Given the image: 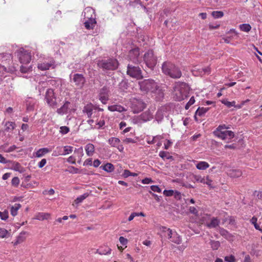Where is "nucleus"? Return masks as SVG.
Wrapping results in <instances>:
<instances>
[{"mask_svg": "<svg viewBox=\"0 0 262 262\" xmlns=\"http://www.w3.org/2000/svg\"><path fill=\"white\" fill-rule=\"evenodd\" d=\"M162 70L164 74L174 79L179 78L182 76V72L180 69L169 61H165L163 63Z\"/></svg>", "mask_w": 262, "mask_h": 262, "instance_id": "nucleus-2", "label": "nucleus"}, {"mask_svg": "<svg viewBox=\"0 0 262 262\" xmlns=\"http://www.w3.org/2000/svg\"><path fill=\"white\" fill-rule=\"evenodd\" d=\"M227 34H233V35H230L225 37L223 38V40H224V42L229 43L230 42V40L234 38V37L237 38L238 37V33L235 31V29H232L230 31L227 32Z\"/></svg>", "mask_w": 262, "mask_h": 262, "instance_id": "nucleus-19", "label": "nucleus"}, {"mask_svg": "<svg viewBox=\"0 0 262 262\" xmlns=\"http://www.w3.org/2000/svg\"><path fill=\"white\" fill-rule=\"evenodd\" d=\"M195 102V99L194 97H191L189 101L187 103V104L185 105V108L186 110H188L190 106L194 104Z\"/></svg>", "mask_w": 262, "mask_h": 262, "instance_id": "nucleus-47", "label": "nucleus"}, {"mask_svg": "<svg viewBox=\"0 0 262 262\" xmlns=\"http://www.w3.org/2000/svg\"><path fill=\"white\" fill-rule=\"evenodd\" d=\"M161 138L160 136H157L154 137L152 138V139L151 141H150V140L147 141V143L148 144L155 143L156 142V138Z\"/></svg>", "mask_w": 262, "mask_h": 262, "instance_id": "nucleus-62", "label": "nucleus"}, {"mask_svg": "<svg viewBox=\"0 0 262 262\" xmlns=\"http://www.w3.org/2000/svg\"><path fill=\"white\" fill-rule=\"evenodd\" d=\"M239 28L242 31L248 32L250 31L251 27L249 24H243L239 26Z\"/></svg>", "mask_w": 262, "mask_h": 262, "instance_id": "nucleus-40", "label": "nucleus"}, {"mask_svg": "<svg viewBox=\"0 0 262 262\" xmlns=\"http://www.w3.org/2000/svg\"><path fill=\"white\" fill-rule=\"evenodd\" d=\"M229 128V126H227L224 124L220 125L216 128L213 133L215 136L222 140H230L234 137V134L233 132L228 130L225 132H222L221 130L222 129Z\"/></svg>", "mask_w": 262, "mask_h": 262, "instance_id": "nucleus-5", "label": "nucleus"}, {"mask_svg": "<svg viewBox=\"0 0 262 262\" xmlns=\"http://www.w3.org/2000/svg\"><path fill=\"white\" fill-rule=\"evenodd\" d=\"M66 171H68L71 173H80L81 171L79 168L75 167L73 166H68V168L66 169Z\"/></svg>", "mask_w": 262, "mask_h": 262, "instance_id": "nucleus-37", "label": "nucleus"}, {"mask_svg": "<svg viewBox=\"0 0 262 262\" xmlns=\"http://www.w3.org/2000/svg\"><path fill=\"white\" fill-rule=\"evenodd\" d=\"M99 168L107 172H112L114 170V165H101Z\"/></svg>", "mask_w": 262, "mask_h": 262, "instance_id": "nucleus-33", "label": "nucleus"}, {"mask_svg": "<svg viewBox=\"0 0 262 262\" xmlns=\"http://www.w3.org/2000/svg\"><path fill=\"white\" fill-rule=\"evenodd\" d=\"M8 234V231L3 228H0V237L5 238L7 237Z\"/></svg>", "mask_w": 262, "mask_h": 262, "instance_id": "nucleus-45", "label": "nucleus"}, {"mask_svg": "<svg viewBox=\"0 0 262 262\" xmlns=\"http://www.w3.org/2000/svg\"><path fill=\"white\" fill-rule=\"evenodd\" d=\"M189 210L190 213H191L193 214H195V215H196L198 212L197 209L194 207H190Z\"/></svg>", "mask_w": 262, "mask_h": 262, "instance_id": "nucleus-60", "label": "nucleus"}, {"mask_svg": "<svg viewBox=\"0 0 262 262\" xmlns=\"http://www.w3.org/2000/svg\"><path fill=\"white\" fill-rule=\"evenodd\" d=\"M142 183L144 184H148L153 182L151 178H146L141 181Z\"/></svg>", "mask_w": 262, "mask_h": 262, "instance_id": "nucleus-54", "label": "nucleus"}, {"mask_svg": "<svg viewBox=\"0 0 262 262\" xmlns=\"http://www.w3.org/2000/svg\"><path fill=\"white\" fill-rule=\"evenodd\" d=\"M31 67H26V66H21L20 67V71H21V73H27L28 72L31 71Z\"/></svg>", "mask_w": 262, "mask_h": 262, "instance_id": "nucleus-49", "label": "nucleus"}, {"mask_svg": "<svg viewBox=\"0 0 262 262\" xmlns=\"http://www.w3.org/2000/svg\"><path fill=\"white\" fill-rule=\"evenodd\" d=\"M159 156L164 160L169 159L172 158V157L169 155L168 152L164 151H160L159 153Z\"/></svg>", "mask_w": 262, "mask_h": 262, "instance_id": "nucleus-43", "label": "nucleus"}, {"mask_svg": "<svg viewBox=\"0 0 262 262\" xmlns=\"http://www.w3.org/2000/svg\"><path fill=\"white\" fill-rule=\"evenodd\" d=\"M172 142L169 140L166 141V143H164V148L165 149H168L169 147L172 145Z\"/></svg>", "mask_w": 262, "mask_h": 262, "instance_id": "nucleus-61", "label": "nucleus"}, {"mask_svg": "<svg viewBox=\"0 0 262 262\" xmlns=\"http://www.w3.org/2000/svg\"><path fill=\"white\" fill-rule=\"evenodd\" d=\"M119 65L118 61L117 59L110 58L106 60H102L98 62V66L106 70H115Z\"/></svg>", "mask_w": 262, "mask_h": 262, "instance_id": "nucleus-6", "label": "nucleus"}, {"mask_svg": "<svg viewBox=\"0 0 262 262\" xmlns=\"http://www.w3.org/2000/svg\"><path fill=\"white\" fill-rule=\"evenodd\" d=\"M209 110V107H199L195 112V119H196V116H202Z\"/></svg>", "mask_w": 262, "mask_h": 262, "instance_id": "nucleus-31", "label": "nucleus"}, {"mask_svg": "<svg viewBox=\"0 0 262 262\" xmlns=\"http://www.w3.org/2000/svg\"><path fill=\"white\" fill-rule=\"evenodd\" d=\"M119 242L122 245H125L127 243V239L123 236H120L119 237Z\"/></svg>", "mask_w": 262, "mask_h": 262, "instance_id": "nucleus-58", "label": "nucleus"}, {"mask_svg": "<svg viewBox=\"0 0 262 262\" xmlns=\"http://www.w3.org/2000/svg\"><path fill=\"white\" fill-rule=\"evenodd\" d=\"M221 102L223 104H225L227 107L228 108H230L232 106H234L235 107H236L237 108H240L242 107L243 105L244 104V103H243L242 104L236 105H235V102L234 101H233L232 102L228 101L227 99H223L221 100Z\"/></svg>", "mask_w": 262, "mask_h": 262, "instance_id": "nucleus-24", "label": "nucleus"}, {"mask_svg": "<svg viewBox=\"0 0 262 262\" xmlns=\"http://www.w3.org/2000/svg\"><path fill=\"white\" fill-rule=\"evenodd\" d=\"M21 206L20 204H15L11 207L10 213L13 216H15L17 214V211L21 208Z\"/></svg>", "mask_w": 262, "mask_h": 262, "instance_id": "nucleus-30", "label": "nucleus"}, {"mask_svg": "<svg viewBox=\"0 0 262 262\" xmlns=\"http://www.w3.org/2000/svg\"><path fill=\"white\" fill-rule=\"evenodd\" d=\"M141 119L144 121H146L149 120L151 117L149 115V114L147 113H144L141 115Z\"/></svg>", "mask_w": 262, "mask_h": 262, "instance_id": "nucleus-50", "label": "nucleus"}, {"mask_svg": "<svg viewBox=\"0 0 262 262\" xmlns=\"http://www.w3.org/2000/svg\"><path fill=\"white\" fill-rule=\"evenodd\" d=\"M51 151V149L48 148H42L38 149L35 153V156L36 157H41Z\"/></svg>", "mask_w": 262, "mask_h": 262, "instance_id": "nucleus-26", "label": "nucleus"}, {"mask_svg": "<svg viewBox=\"0 0 262 262\" xmlns=\"http://www.w3.org/2000/svg\"><path fill=\"white\" fill-rule=\"evenodd\" d=\"M108 110L111 112L117 111L120 113L126 111V109H125L123 106L118 104L108 106Z\"/></svg>", "mask_w": 262, "mask_h": 262, "instance_id": "nucleus-22", "label": "nucleus"}, {"mask_svg": "<svg viewBox=\"0 0 262 262\" xmlns=\"http://www.w3.org/2000/svg\"><path fill=\"white\" fill-rule=\"evenodd\" d=\"M19 180L17 177H14L12 180V184L13 185L17 186L19 184Z\"/></svg>", "mask_w": 262, "mask_h": 262, "instance_id": "nucleus-57", "label": "nucleus"}, {"mask_svg": "<svg viewBox=\"0 0 262 262\" xmlns=\"http://www.w3.org/2000/svg\"><path fill=\"white\" fill-rule=\"evenodd\" d=\"M132 174V172H130L129 170H125L124 171V172L123 173V176L124 177V178H127L130 176H131Z\"/></svg>", "mask_w": 262, "mask_h": 262, "instance_id": "nucleus-63", "label": "nucleus"}, {"mask_svg": "<svg viewBox=\"0 0 262 262\" xmlns=\"http://www.w3.org/2000/svg\"><path fill=\"white\" fill-rule=\"evenodd\" d=\"M127 74L138 79H141L143 77L140 68L130 64H128L127 66Z\"/></svg>", "mask_w": 262, "mask_h": 262, "instance_id": "nucleus-10", "label": "nucleus"}, {"mask_svg": "<svg viewBox=\"0 0 262 262\" xmlns=\"http://www.w3.org/2000/svg\"><path fill=\"white\" fill-rule=\"evenodd\" d=\"M219 232L222 236L228 240H230L233 237V236L227 230L223 228H220Z\"/></svg>", "mask_w": 262, "mask_h": 262, "instance_id": "nucleus-29", "label": "nucleus"}, {"mask_svg": "<svg viewBox=\"0 0 262 262\" xmlns=\"http://www.w3.org/2000/svg\"><path fill=\"white\" fill-rule=\"evenodd\" d=\"M5 130L7 132H12L16 127V124L14 122L6 121L4 123Z\"/></svg>", "mask_w": 262, "mask_h": 262, "instance_id": "nucleus-23", "label": "nucleus"}, {"mask_svg": "<svg viewBox=\"0 0 262 262\" xmlns=\"http://www.w3.org/2000/svg\"><path fill=\"white\" fill-rule=\"evenodd\" d=\"M209 166V165H196V168L200 170H205Z\"/></svg>", "mask_w": 262, "mask_h": 262, "instance_id": "nucleus-59", "label": "nucleus"}, {"mask_svg": "<svg viewBox=\"0 0 262 262\" xmlns=\"http://www.w3.org/2000/svg\"><path fill=\"white\" fill-rule=\"evenodd\" d=\"M160 230L162 235L169 239L172 242L177 244L181 243V238L176 231H173L171 229L164 226L162 227Z\"/></svg>", "mask_w": 262, "mask_h": 262, "instance_id": "nucleus-4", "label": "nucleus"}, {"mask_svg": "<svg viewBox=\"0 0 262 262\" xmlns=\"http://www.w3.org/2000/svg\"><path fill=\"white\" fill-rule=\"evenodd\" d=\"M163 194L166 196H171L174 194V190H165Z\"/></svg>", "mask_w": 262, "mask_h": 262, "instance_id": "nucleus-52", "label": "nucleus"}, {"mask_svg": "<svg viewBox=\"0 0 262 262\" xmlns=\"http://www.w3.org/2000/svg\"><path fill=\"white\" fill-rule=\"evenodd\" d=\"M63 151H61V155H67L73 151V147L71 146H65L63 147Z\"/></svg>", "mask_w": 262, "mask_h": 262, "instance_id": "nucleus-39", "label": "nucleus"}, {"mask_svg": "<svg viewBox=\"0 0 262 262\" xmlns=\"http://www.w3.org/2000/svg\"><path fill=\"white\" fill-rule=\"evenodd\" d=\"M8 212L5 210L3 212L0 211V218L4 221H6L8 218Z\"/></svg>", "mask_w": 262, "mask_h": 262, "instance_id": "nucleus-46", "label": "nucleus"}, {"mask_svg": "<svg viewBox=\"0 0 262 262\" xmlns=\"http://www.w3.org/2000/svg\"><path fill=\"white\" fill-rule=\"evenodd\" d=\"M45 99L50 107L54 108L57 107V99L53 89H49L47 90L46 93Z\"/></svg>", "mask_w": 262, "mask_h": 262, "instance_id": "nucleus-9", "label": "nucleus"}, {"mask_svg": "<svg viewBox=\"0 0 262 262\" xmlns=\"http://www.w3.org/2000/svg\"><path fill=\"white\" fill-rule=\"evenodd\" d=\"M89 194L87 193H84L82 195L77 198L76 200H75L74 203L75 204L78 205V204L81 203L84 199H85Z\"/></svg>", "mask_w": 262, "mask_h": 262, "instance_id": "nucleus-35", "label": "nucleus"}, {"mask_svg": "<svg viewBox=\"0 0 262 262\" xmlns=\"http://www.w3.org/2000/svg\"><path fill=\"white\" fill-rule=\"evenodd\" d=\"M120 140L119 138L112 137L109 139L108 143L112 146L117 147L121 152L123 151L124 147L120 145Z\"/></svg>", "mask_w": 262, "mask_h": 262, "instance_id": "nucleus-14", "label": "nucleus"}, {"mask_svg": "<svg viewBox=\"0 0 262 262\" xmlns=\"http://www.w3.org/2000/svg\"><path fill=\"white\" fill-rule=\"evenodd\" d=\"M212 15L215 18H219L223 17L224 15V13L222 11H213L212 12Z\"/></svg>", "mask_w": 262, "mask_h": 262, "instance_id": "nucleus-44", "label": "nucleus"}, {"mask_svg": "<svg viewBox=\"0 0 262 262\" xmlns=\"http://www.w3.org/2000/svg\"><path fill=\"white\" fill-rule=\"evenodd\" d=\"M54 61L51 60L49 62H43L38 64V68L42 71L49 70L51 67L54 68Z\"/></svg>", "mask_w": 262, "mask_h": 262, "instance_id": "nucleus-16", "label": "nucleus"}, {"mask_svg": "<svg viewBox=\"0 0 262 262\" xmlns=\"http://www.w3.org/2000/svg\"><path fill=\"white\" fill-rule=\"evenodd\" d=\"M227 174L232 178H239L242 175V172L237 169H229L227 170Z\"/></svg>", "mask_w": 262, "mask_h": 262, "instance_id": "nucleus-20", "label": "nucleus"}, {"mask_svg": "<svg viewBox=\"0 0 262 262\" xmlns=\"http://www.w3.org/2000/svg\"><path fill=\"white\" fill-rule=\"evenodd\" d=\"M220 223V220L216 217H212L209 222H206L205 225L209 228H214L217 227Z\"/></svg>", "mask_w": 262, "mask_h": 262, "instance_id": "nucleus-21", "label": "nucleus"}, {"mask_svg": "<svg viewBox=\"0 0 262 262\" xmlns=\"http://www.w3.org/2000/svg\"><path fill=\"white\" fill-rule=\"evenodd\" d=\"M143 60L148 68L153 69L157 64V58L152 50H148L144 54Z\"/></svg>", "mask_w": 262, "mask_h": 262, "instance_id": "nucleus-7", "label": "nucleus"}, {"mask_svg": "<svg viewBox=\"0 0 262 262\" xmlns=\"http://www.w3.org/2000/svg\"><path fill=\"white\" fill-rule=\"evenodd\" d=\"M190 87L185 82H177L173 88V98L177 101H182L187 98Z\"/></svg>", "mask_w": 262, "mask_h": 262, "instance_id": "nucleus-1", "label": "nucleus"}, {"mask_svg": "<svg viewBox=\"0 0 262 262\" xmlns=\"http://www.w3.org/2000/svg\"><path fill=\"white\" fill-rule=\"evenodd\" d=\"M225 260L227 262H236V259L234 255H230L225 257Z\"/></svg>", "mask_w": 262, "mask_h": 262, "instance_id": "nucleus-48", "label": "nucleus"}, {"mask_svg": "<svg viewBox=\"0 0 262 262\" xmlns=\"http://www.w3.org/2000/svg\"><path fill=\"white\" fill-rule=\"evenodd\" d=\"M13 70L7 68L4 65L0 64V76H2L6 72H9L13 71Z\"/></svg>", "mask_w": 262, "mask_h": 262, "instance_id": "nucleus-41", "label": "nucleus"}, {"mask_svg": "<svg viewBox=\"0 0 262 262\" xmlns=\"http://www.w3.org/2000/svg\"><path fill=\"white\" fill-rule=\"evenodd\" d=\"M200 76H203L205 74H209L210 73V69L209 67L204 68L197 69Z\"/></svg>", "mask_w": 262, "mask_h": 262, "instance_id": "nucleus-34", "label": "nucleus"}, {"mask_svg": "<svg viewBox=\"0 0 262 262\" xmlns=\"http://www.w3.org/2000/svg\"><path fill=\"white\" fill-rule=\"evenodd\" d=\"M70 104V102L66 101L61 107L57 110V113L60 115L67 113Z\"/></svg>", "mask_w": 262, "mask_h": 262, "instance_id": "nucleus-25", "label": "nucleus"}, {"mask_svg": "<svg viewBox=\"0 0 262 262\" xmlns=\"http://www.w3.org/2000/svg\"><path fill=\"white\" fill-rule=\"evenodd\" d=\"M97 108V107L94 105L92 103H90L84 106L82 112L85 113L88 118H91L93 114V111Z\"/></svg>", "mask_w": 262, "mask_h": 262, "instance_id": "nucleus-17", "label": "nucleus"}, {"mask_svg": "<svg viewBox=\"0 0 262 262\" xmlns=\"http://www.w3.org/2000/svg\"><path fill=\"white\" fill-rule=\"evenodd\" d=\"M100 255H107L111 254L112 250L108 246H104L100 247Z\"/></svg>", "mask_w": 262, "mask_h": 262, "instance_id": "nucleus-32", "label": "nucleus"}, {"mask_svg": "<svg viewBox=\"0 0 262 262\" xmlns=\"http://www.w3.org/2000/svg\"><path fill=\"white\" fill-rule=\"evenodd\" d=\"M39 185V182L36 181H31L29 183H28L26 185V188H33L35 187H37Z\"/></svg>", "mask_w": 262, "mask_h": 262, "instance_id": "nucleus-42", "label": "nucleus"}, {"mask_svg": "<svg viewBox=\"0 0 262 262\" xmlns=\"http://www.w3.org/2000/svg\"><path fill=\"white\" fill-rule=\"evenodd\" d=\"M69 132V127L67 126H61L60 128V132L62 133V134H67Z\"/></svg>", "mask_w": 262, "mask_h": 262, "instance_id": "nucleus-53", "label": "nucleus"}, {"mask_svg": "<svg viewBox=\"0 0 262 262\" xmlns=\"http://www.w3.org/2000/svg\"><path fill=\"white\" fill-rule=\"evenodd\" d=\"M150 189L154 192H161V189L157 185H152L150 186Z\"/></svg>", "mask_w": 262, "mask_h": 262, "instance_id": "nucleus-56", "label": "nucleus"}, {"mask_svg": "<svg viewBox=\"0 0 262 262\" xmlns=\"http://www.w3.org/2000/svg\"><path fill=\"white\" fill-rule=\"evenodd\" d=\"M210 244L211 246V248L213 250H217L220 247V243L219 241L211 240L210 242Z\"/></svg>", "mask_w": 262, "mask_h": 262, "instance_id": "nucleus-38", "label": "nucleus"}, {"mask_svg": "<svg viewBox=\"0 0 262 262\" xmlns=\"http://www.w3.org/2000/svg\"><path fill=\"white\" fill-rule=\"evenodd\" d=\"M257 218L255 216L252 217L250 220V223L253 224L256 230H259L262 232V229L260 228V226L257 224Z\"/></svg>", "mask_w": 262, "mask_h": 262, "instance_id": "nucleus-36", "label": "nucleus"}, {"mask_svg": "<svg viewBox=\"0 0 262 262\" xmlns=\"http://www.w3.org/2000/svg\"><path fill=\"white\" fill-rule=\"evenodd\" d=\"M50 217V213L45 212H39L36 215L35 219L40 221H43L45 220H48Z\"/></svg>", "mask_w": 262, "mask_h": 262, "instance_id": "nucleus-27", "label": "nucleus"}, {"mask_svg": "<svg viewBox=\"0 0 262 262\" xmlns=\"http://www.w3.org/2000/svg\"><path fill=\"white\" fill-rule=\"evenodd\" d=\"M17 55L19 57L20 62L23 64L29 63L31 59L30 52L24 49L19 50Z\"/></svg>", "mask_w": 262, "mask_h": 262, "instance_id": "nucleus-11", "label": "nucleus"}, {"mask_svg": "<svg viewBox=\"0 0 262 262\" xmlns=\"http://www.w3.org/2000/svg\"><path fill=\"white\" fill-rule=\"evenodd\" d=\"M94 11L93 9L90 8L85 9L84 11V16L85 18H87L88 20L85 21L84 23V26L86 29H93L96 24V21L92 17V15L89 16V14L93 13Z\"/></svg>", "mask_w": 262, "mask_h": 262, "instance_id": "nucleus-8", "label": "nucleus"}, {"mask_svg": "<svg viewBox=\"0 0 262 262\" xmlns=\"http://www.w3.org/2000/svg\"><path fill=\"white\" fill-rule=\"evenodd\" d=\"M132 105L134 113L141 112L145 107V104L141 100H136Z\"/></svg>", "mask_w": 262, "mask_h": 262, "instance_id": "nucleus-15", "label": "nucleus"}, {"mask_svg": "<svg viewBox=\"0 0 262 262\" xmlns=\"http://www.w3.org/2000/svg\"><path fill=\"white\" fill-rule=\"evenodd\" d=\"M99 99L103 104H106L108 100V95L107 89L103 88L100 92Z\"/></svg>", "mask_w": 262, "mask_h": 262, "instance_id": "nucleus-18", "label": "nucleus"}, {"mask_svg": "<svg viewBox=\"0 0 262 262\" xmlns=\"http://www.w3.org/2000/svg\"><path fill=\"white\" fill-rule=\"evenodd\" d=\"M173 195L174 196L176 199H180L181 196V193L177 190L174 191Z\"/></svg>", "mask_w": 262, "mask_h": 262, "instance_id": "nucleus-64", "label": "nucleus"}, {"mask_svg": "<svg viewBox=\"0 0 262 262\" xmlns=\"http://www.w3.org/2000/svg\"><path fill=\"white\" fill-rule=\"evenodd\" d=\"M205 184H207L210 188H214V186L212 184V181L208 178H206Z\"/></svg>", "mask_w": 262, "mask_h": 262, "instance_id": "nucleus-55", "label": "nucleus"}, {"mask_svg": "<svg viewBox=\"0 0 262 262\" xmlns=\"http://www.w3.org/2000/svg\"><path fill=\"white\" fill-rule=\"evenodd\" d=\"M75 85L79 89H82L85 82V78L83 75L75 74L72 76Z\"/></svg>", "mask_w": 262, "mask_h": 262, "instance_id": "nucleus-13", "label": "nucleus"}, {"mask_svg": "<svg viewBox=\"0 0 262 262\" xmlns=\"http://www.w3.org/2000/svg\"><path fill=\"white\" fill-rule=\"evenodd\" d=\"M85 150L88 156H91L95 151V147L93 144L89 143L85 146Z\"/></svg>", "mask_w": 262, "mask_h": 262, "instance_id": "nucleus-28", "label": "nucleus"}, {"mask_svg": "<svg viewBox=\"0 0 262 262\" xmlns=\"http://www.w3.org/2000/svg\"><path fill=\"white\" fill-rule=\"evenodd\" d=\"M139 49L138 48H134L129 51L128 57L130 61L135 63H139L141 61V58L139 57Z\"/></svg>", "mask_w": 262, "mask_h": 262, "instance_id": "nucleus-12", "label": "nucleus"}, {"mask_svg": "<svg viewBox=\"0 0 262 262\" xmlns=\"http://www.w3.org/2000/svg\"><path fill=\"white\" fill-rule=\"evenodd\" d=\"M123 142L126 144L134 143L136 142V140L130 138H126L123 140Z\"/></svg>", "mask_w": 262, "mask_h": 262, "instance_id": "nucleus-51", "label": "nucleus"}, {"mask_svg": "<svg viewBox=\"0 0 262 262\" xmlns=\"http://www.w3.org/2000/svg\"><path fill=\"white\" fill-rule=\"evenodd\" d=\"M142 91L151 93H158L161 91L157 83L152 79H145L139 82Z\"/></svg>", "mask_w": 262, "mask_h": 262, "instance_id": "nucleus-3", "label": "nucleus"}]
</instances>
